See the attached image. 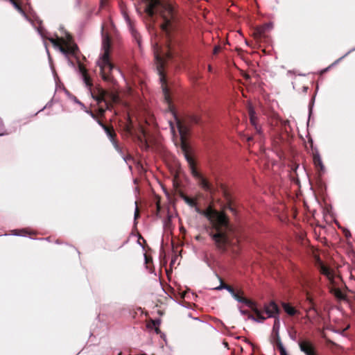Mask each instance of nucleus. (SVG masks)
I'll return each mask as SVG.
<instances>
[{"instance_id":"f257e3e1","label":"nucleus","mask_w":355,"mask_h":355,"mask_svg":"<svg viewBox=\"0 0 355 355\" xmlns=\"http://www.w3.org/2000/svg\"><path fill=\"white\" fill-rule=\"evenodd\" d=\"M144 11L150 19L155 14L159 15L160 18L159 27L166 39L164 50L160 49L158 43L155 44V59L157 73L162 83L164 98L168 104V108L171 114L174 116L180 133L181 150L188 162L192 175L198 180L199 185L204 191L214 193L215 190L213 186L198 171L195 160L190 154V148L187 141L189 126L200 124L201 119L198 115L191 114L187 116L184 120L180 119L171 107L169 92L166 86L164 73L166 61V60L179 56L183 51L180 17L176 9H144Z\"/></svg>"},{"instance_id":"f03ea898","label":"nucleus","mask_w":355,"mask_h":355,"mask_svg":"<svg viewBox=\"0 0 355 355\" xmlns=\"http://www.w3.org/2000/svg\"><path fill=\"white\" fill-rule=\"evenodd\" d=\"M196 211L205 216L209 221L212 230L209 233L215 243L217 249L221 252H225L230 244L227 232L230 230L229 218L224 211H218L209 205L205 210L198 207Z\"/></svg>"},{"instance_id":"7ed1b4c3","label":"nucleus","mask_w":355,"mask_h":355,"mask_svg":"<svg viewBox=\"0 0 355 355\" xmlns=\"http://www.w3.org/2000/svg\"><path fill=\"white\" fill-rule=\"evenodd\" d=\"M316 266L320 272L328 279L331 285L330 293L338 300H346V295L337 287L340 285V283H343L342 278L339 275H335L334 270L325 266L320 258L316 260Z\"/></svg>"},{"instance_id":"20e7f679","label":"nucleus","mask_w":355,"mask_h":355,"mask_svg":"<svg viewBox=\"0 0 355 355\" xmlns=\"http://www.w3.org/2000/svg\"><path fill=\"white\" fill-rule=\"evenodd\" d=\"M103 49L104 52L101 60L98 62L101 69V74L103 80L114 83V79L110 75V73L114 68V64L110 60V42L108 38L103 41Z\"/></svg>"},{"instance_id":"39448f33","label":"nucleus","mask_w":355,"mask_h":355,"mask_svg":"<svg viewBox=\"0 0 355 355\" xmlns=\"http://www.w3.org/2000/svg\"><path fill=\"white\" fill-rule=\"evenodd\" d=\"M92 97L96 101L98 107V116L103 117L105 115V112L107 110H110L112 107V103L107 101L106 97L109 95V93L104 89L100 87H96L94 90L91 92ZM110 96L112 98L114 96L111 94Z\"/></svg>"},{"instance_id":"423d86ee","label":"nucleus","mask_w":355,"mask_h":355,"mask_svg":"<svg viewBox=\"0 0 355 355\" xmlns=\"http://www.w3.org/2000/svg\"><path fill=\"white\" fill-rule=\"evenodd\" d=\"M51 43L65 55H76L78 51V46L73 42L72 36L67 33L66 39L63 37L49 38Z\"/></svg>"},{"instance_id":"0eeeda50","label":"nucleus","mask_w":355,"mask_h":355,"mask_svg":"<svg viewBox=\"0 0 355 355\" xmlns=\"http://www.w3.org/2000/svg\"><path fill=\"white\" fill-rule=\"evenodd\" d=\"M243 292L242 291H239L238 292L234 293L232 295L233 297L239 302H242L248 306L254 313L255 315L258 317L257 321L259 322H263L265 321L266 318L262 315V312L259 309L257 304L243 296Z\"/></svg>"},{"instance_id":"6e6552de","label":"nucleus","mask_w":355,"mask_h":355,"mask_svg":"<svg viewBox=\"0 0 355 355\" xmlns=\"http://www.w3.org/2000/svg\"><path fill=\"white\" fill-rule=\"evenodd\" d=\"M262 315L266 318H276L279 316L280 309L277 304L274 302L271 301L269 303H266L263 305V310H261Z\"/></svg>"},{"instance_id":"1a4fd4ad","label":"nucleus","mask_w":355,"mask_h":355,"mask_svg":"<svg viewBox=\"0 0 355 355\" xmlns=\"http://www.w3.org/2000/svg\"><path fill=\"white\" fill-rule=\"evenodd\" d=\"M297 343L300 350L306 355H318L316 349L311 340L308 339H300Z\"/></svg>"},{"instance_id":"9d476101","label":"nucleus","mask_w":355,"mask_h":355,"mask_svg":"<svg viewBox=\"0 0 355 355\" xmlns=\"http://www.w3.org/2000/svg\"><path fill=\"white\" fill-rule=\"evenodd\" d=\"M268 28L267 25L261 26L259 27H257L253 32V37L257 40V42H261L263 39L266 37V31Z\"/></svg>"},{"instance_id":"9b49d317","label":"nucleus","mask_w":355,"mask_h":355,"mask_svg":"<svg viewBox=\"0 0 355 355\" xmlns=\"http://www.w3.org/2000/svg\"><path fill=\"white\" fill-rule=\"evenodd\" d=\"M124 16H125V19L126 21L128 24L129 28H130V31L131 32L132 37L137 41L138 44L140 45L141 37H140L139 33L133 27L132 23L130 17H128V15L127 14H125Z\"/></svg>"},{"instance_id":"f8f14e48","label":"nucleus","mask_w":355,"mask_h":355,"mask_svg":"<svg viewBox=\"0 0 355 355\" xmlns=\"http://www.w3.org/2000/svg\"><path fill=\"white\" fill-rule=\"evenodd\" d=\"M103 129L106 132L107 137L110 138L112 143L114 145L115 147H116L117 146L116 139V134L114 130L113 126L106 125Z\"/></svg>"},{"instance_id":"ddd939ff","label":"nucleus","mask_w":355,"mask_h":355,"mask_svg":"<svg viewBox=\"0 0 355 355\" xmlns=\"http://www.w3.org/2000/svg\"><path fill=\"white\" fill-rule=\"evenodd\" d=\"M220 187L223 191V196L227 200V204L225 206V208L229 209L232 212H234V209L232 206V201L230 193H228L224 185L221 184Z\"/></svg>"},{"instance_id":"4468645a","label":"nucleus","mask_w":355,"mask_h":355,"mask_svg":"<svg viewBox=\"0 0 355 355\" xmlns=\"http://www.w3.org/2000/svg\"><path fill=\"white\" fill-rule=\"evenodd\" d=\"M248 113H249V116H250V123L254 127L256 131L260 134L261 133V128L259 126H258V125L257 123V119L255 115V112H254V109L250 107L248 110Z\"/></svg>"},{"instance_id":"2eb2a0df","label":"nucleus","mask_w":355,"mask_h":355,"mask_svg":"<svg viewBox=\"0 0 355 355\" xmlns=\"http://www.w3.org/2000/svg\"><path fill=\"white\" fill-rule=\"evenodd\" d=\"M282 306L284 311L290 316H294L299 313L298 311L289 303L282 302Z\"/></svg>"},{"instance_id":"dca6fc26","label":"nucleus","mask_w":355,"mask_h":355,"mask_svg":"<svg viewBox=\"0 0 355 355\" xmlns=\"http://www.w3.org/2000/svg\"><path fill=\"white\" fill-rule=\"evenodd\" d=\"M313 160L315 166L317 168H319L320 170H322L324 168L321 157L318 152L313 153Z\"/></svg>"},{"instance_id":"f3484780","label":"nucleus","mask_w":355,"mask_h":355,"mask_svg":"<svg viewBox=\"0 0 355 355\" xmlns=\"http://www.w3.org/2000/svg\"><path fill=\"white\" fill-rule=\"evenodd\" d=\"M220 286L215 288V289L221 290V289L224 288V289H226L227 291H228L232 295L236 292L234 288L232 286L224 283L223 281L222 280V279H220Z\"/></svg>"},{"instance_id":"a211bd4d","label":"nucleus","mask_w":355,"mask_h":355,"mask_svg":"<svg viewBox=\"0 0 355 355\" xmlns=\"http://www.w3.org/2000/svg\"><path fill=\"white\" fill-rule=\"evenodd\" d=\"M126 119H127V122L124 125L123 130L128 134L132 135V130H133V124H132V120L130 119V117L129 116H127Z\"/></svg>"},{"instance_id":"6ab92c4d","label":"nucleus","mask_w":355,"mask_h":355,"mask_svg":"<svg viewBox=\"0 0 355 355\" xmlns=\"http://www.w3.org/2000/svg\"><path fill=\"white\" fill-rule=\"evenodd\" d=\"M180 197L184 200V201L191 207H196V202L194 199L187 196L183 193H180Z\"/></svg>"},{"instance_id":"aec40b11","label":"nucleus","mask_w":355,"mask_h":355,"mask_svg":"<svg viewBox=\"0 0 355 355\" xmlns=\"http://www.w3.org/2000/svg\"><path fill=\"white\" fill-rule=\"evenodd\" d=\"M306 300L308 301V302L309 304V306L306 309V312H309L311 311H313L315 313H317V311H316V309H315V303L313 302V300L311 297V295H309V294H307Z\"/></svg>"},{"instance_id":"412c9836","label":"nucleus","mask_w":355,"mask_h":355,"mask_svg":"<svg viewBox=\"0 0 355 355\" xmlns=\"http://www.w3.org/2000/svg\"><path fill=\"white\" fill-rule=\"evenodd\" d=\"M83 81L85 83L86 86L89 88L90 92L94 90L95 88L92 89V82L88 74L83 76Z\"/></svg>"},{"instance_id":"4be33fe9","label":"nucleus","mask_w":355,"mask_h":355,"mask_svg":"<svg viewBox=\"0 0 355 355\" xmlns=\"http://www.w3.org/2000/svg\"><path fill=\"white\" fill-rule=\"evenodd\" d=\"M160 324V320H153L150 319L147 324L146 327L148 329H153L155 328L156 326H159Z\"/></svg>"},{"instance_id":"5701e85b","label":"nucleus","mask_w":355,"mask_h":355,"mask_svg":"<svg viewBox=\"0 0 355 355\" xmlns=\"http://www.w3.org/2000/svg\"><path fill=\"white\" fill-rule=\"evenodd\" d=\"M274 318H275V321H274V324H273V327H272V331L275 334H276L277 333H279L280 322H279V316Z\"/></svg>"},{"instance_id":"b1692460","label":"nucleus","mask_w":355,"mask_h":355,"mask_svg":"<svg viewBox=\"0 0 355 355\" xmlns=\"http://www.w3.org/2000/svg\"><path fill=\"white\" fill-rule=\"evenodd\" d=\"M274 343L276 345L278 349H280L281 347H284L279 333L275 334Z\"/></svg>"},{"instance_id":"393cba45","label":"nucleus","mask_w":355,"mask_h":355,"mask_svg":"<svg viewBox=\"0 0 355 355\" xmlns=\"http://www.w3.org/2000/svg\"><path fill=\"white\" fill-rule=\"evenodd\" d=\"M241 313L244 315H247L249 319H252V320H254L258 322L257 321L258 317L256 315L257 318H255L254 315L253 314L250 313L249 311L243 310V311H241Z\"/></svg>"},{"instance_id":"a878e982","label":"nucleus","mask_w":355,"mask_h":355,"mask_svg":"<svg viewBox=\"0 0 355 355\" xmlns=\"http://www.w3.org/2000/svg\"><path fill=\"white\" fill-rule=\"evenodd\" d=\"M288 334H289L290 338L293 340L295 341L297 340V331L293 327H292L288 331Z\"/></svg>"},{"instance_id":"bb28decb","label":"nucleus","mask_w":355,"mask_h":355,"mask_svg":"<svg viewBox=\"0 0 355 355\" xmlns=\"http://www.w3.org/2000/svg\"><path fill=\"white\" fill-rule=\"evenodd\" d=\"M9 1L17 10H19L20 12H23L20 3L17 1V0H9Z\"/></svg>"},{"instance_id":"cd10ccee","label":"nucleus","mask_w":355,"mask_h":355,"mask_svg":"<svg viewBox=\"0 0 355 355\" xmlns=\"http://www.w3.org/2000/svg\"><path fill=\"white\" fill-rule=\"evenodd\" d=\"M78 68L82 76L88 74L86 68L82 64H79Z\"/></svg>"},{"instance_id":"c85d7f7f","label":"nucleus","mask_w":355,"mask_h":355,"mask_svg":"<svg viewBox=\"0 0 355 355\" xmlns=\"http://www.w3.org/2000/svg\"><path fill=\"white\" fill-rule=\"evenodd\" d=\"M221 46L219 45L214 46L213 49V54L217 55L221 51Z\"/></svg>"},{"instance_id":"c756f323","label":"nucleus","mask_w":355,"mask_h":355,"mask_svg":"<svg viewBox=\"0 0 355 355\" xmlns=\"http://www.w3.org/2000/svg\"><path fill=\"white\" fill-rule=\"evenodd\" d=\"M87 112L95 120H96L98 118V114H95L94 112L91 110L87 111Z\"/></svg>"},{"instance_id":"7c9ffc66","label":"nucleus","mask_w":355,"mask_h":355,"mask_svg":"<svg viewBox=\"0 0 355 355\" xmlns=\"http://www.w3.org/2000/svg\"><path fill=\"white\" fill-rule=\"evenodd\" d=\"M279 351L280 355H288L284 347L279 349Z\"/></svg>"},{"instance_id":"2f4dec72","label":"nucleus","mask_w":355,"mask_h":355,"mask_svg":"<svg viewBox=\"0 0 355 355\" xmlns=\"http://www.w3.org/2000/svg\"><path fill=\"white\" fill-rule=\"evenodd\" d=\"M139 217V210L137 207H136L135 211V220H137Z\"/></svg>"},{"instance_id":"473e14b6","label":"nucleus","mask_w":355,"mask_h":355,"mask_svg":"<svg viewBox=\"0 0 355 355\" xmlns=\"http://www.w3.org/2000/svg\"><path fill=\"white\" fill-rule=\"evenodd\" d=\"M145 256V261H146V264H148L149 263H152V258L147 256L146 254H144Z\"/></svg>"},{"instance_id":"72a5a7b5","label":"nucleus","mask_w":355,"mask_h":355,"mask_svg":"<svg viewBox=\"0 0 355 355\" xmlns=\"http://www.w3.org/2000/svg\"><path fill=\"white\" fill-rule=\"evenodd\" d=\"M97 123L103 128L106 125L102 122L98 118L96 119Z\"/></svg>"},{"instance_id":"f704fd0d","label":"nucleus","mask_w":355,"mask_h":355,"mask_svg":"<svg viewBox=\"0 0 355 355\" xmlns=\"http://www.w3.org/2000/svg\"><path fill=\"white\" fill-rule=\"evenodd\" d=\"M3 123L2 119L0 118V131L3 130ZM3 135V133H0V136Z\"/></svg>"},{"instance_id":"c9c22d12","label":"nucleus","mask_w":355,"mask_h":355,"mask_svg":"<svg viewBox=\"0 0 355 355\" xmlns=\"http://www.w3.org/2000/svg\"><path fill=\"white\" fill-rule=\"evenodd\" d=\"M281 123L283 127H286V125L289 123V121L288 120H282Z\"/></svg>"},{"instance_id":"e433bc0d","label":"nucleus","mask_w":355,"mask_h":355,"mask_svg":"<svg viewBox=\"0 0 355 355\" xmlns=\"http://www.w3.org/2000/svg\"><path fill=\"white\" fill-rule=\"evenodd\" d=\"M155 333H156L157 334H160V333H161V330L159 329V326H156V327H155Z\"/></svg>"},{"instance_id":"4c0bfd02","label":"nucleus","mask_w":355,"mask_h":355,"mask_svg":"<svg viewBox=\"0 0 355 355\" xmlns=\"http://www.w3.org/2000/svg\"><path fill=\"white\" fill-rule=\"evenodd\" d=\"M247 140H248V141H250L252 140V137H248Z\"/></svg>"},{"instance_id":"58836bf2","label":"nucleus","mask_w":355,"mask_h":355,"mask_svg":"<svg viewBox=\"0 0 355 355\" xmlns=\"http://www.w3.org/2000/svg\"><path fill=\"white\" fill-rule=\"evenodd\" d=\"M145 148L147 149L148 148V145L146 142H145Z\"/></svg>"},{"instance_id":"ea45409f","label":"nucleus","mask_w":355,"mask_h":355,"mask_svg":"<svg viewBox=\"0 0 355 355\" xmlns=\"http://www.w3.org/2000/svg\"><path fill=\"white\" fill-rule=\"evenodd\" d=\"M208 68H209V71H211V67L209 65Z\"/></svg>"},{"instance_id":"a19ab883","label":"nucleus","mask_w":355,"mask_h":355,"mask_svg":"<svg viewBox=\"0 0 355 355\" xmlns=\"http://www.w3.org/2000/svg\"><path fill=\"white\" fill-rule=\"evenodd\" d=\"M170 125H171V129L173 130V126L172 125V123H170Z\"/></svg>"},{"instance_id":"79ce46f5","label":"nucleus","mask_w":355,"mask_h":355,"mask_svg":"<svg viewBox=\"0 0 355 355\" xmlns=\"http://www.w3.org/2000/svg\"><path fill=\"white\" fill-rule=\"evenodd\" d=\"M354 299H355V293H354Z\"/></svg>"}]
</instances>
